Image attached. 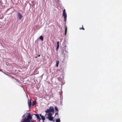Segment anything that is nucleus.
<instances>
[{
    "label": "nucleus",
    "instance_id": "f257e3e1",
    "mask_svg": "<svg viewBox=\"0 0 122 122\" xmlns=\"http://www.w3.org/2000/svg\"><path fill=\"white\" fill-rule=\"evenodd\" d=\"M18 18L20 20L21 19V18L23 17V16L22 14L19 12H18Z\"/></svg>",
    "mask_w": 122,
    "mask_h": 122
},
{
    "label": "nucleus",
    "instance_id": "f03ea898",
    "mask_svg": "<svg viewBox=\"0 0 122 122\" xmlns=\"http://www.w3.org/2000/svg\"><path fill=\"white\" fill-rule=\"evenodd\" d=\"M32 117L31 116V115L30 114H29L28 116H27V119H27L28 120H30L32 119Z\"/></svg>",
    "mask_w": 122,
    "mask_h": 122
},
{
    "label": "nucleus",
    "instance_id": "7ed1b4c3",
    "mask_svg": "<svg viewBox=\"0 0 122 122\" xmlns=\"http://www.w3.org/2000/svg\"><path fill=\"white\" fill-rule=\"evenodd\" d=\"M32 102L31 100H30V101L28 100V103L29 105V107H31Z\"/></svg>",
    "mask_w": 122,
    "mask_h": 122
},
{
    "label": "nucleus",
    "instance_id": "20e7f679",
    "mask_svg": "<svg viewBox=\"0 0 122 122\" xmlns=\"http://www.w3.org/2000/svg\"><path fill=\"white\" fill-rule=\"evenodd\" d=\"M50 110L51 112H54V110L53 107H50Z\"/></svg>",
    "mask_w": 122,
    "mask_h": 122
},
{
    "label": "nucleus",
    "instance_id": "39448f33",
    "mask_svg": "<svg viewBox=\"0 0 122 122\" xmlns=\"http://www.w3.org/2000/svg\"><path fill=\"white\" fill-rule=\"evenodd\" d=\"M48 119L50 121H52L53 120V117H48Z\"/></svg>",
    "mask_w": 122,
    "mask_h": 122
},
{
    "label": "nucleus",
    "instance_id": "423d86ee",
    "mask_svg": "<svg viewBox=\"0 0 122 122\" xmlns=\"http://www.w3.org/2000/svg\"><path fill=\"white\" fill-rule=\"evenodd\" d=\"M35 116L38 119H40V120H41V119L39 116V115L38 114H35Z\"/></svg>",
    "mask_w": 122,
    "mask_h": 122
},
{
    "label": "nucleus",
    "instance_id": "0eeeda50",
    "mask_svg": "<svg viewBox=\"0 0 122 122\" xmlns=\"http://www.w3.org/2000/svg\"><path fill=\"white\" fill-rule=\"evenodd\" d=\"M36 103V101H34L32 102V105L33 106H34L35 105Z\"/></svg>",
    "mask_w": 122,
    "mask_h": 122
},
{
    "label": "nucleus",
    "instance_id": "6e6552de",
    "mask_svg": "<svg viewBox=\"0 0 122 122\" xmlns=\"http://www.w3.org/2000/svg\"><path fill=\"white\" fill-rule=\"evenodd\" d=\"M36 69L34 71L35 74H38L39 73L38 71L36 70Z\"/></svg>",
    "mask_w": 122,
    "mask_h": 122
},
{
    "label": "nucleus",
    "instance_id": "1a4fd4ad",
    "mask_svg": "<svg viewBox=\"0 0 122 122\" xmlns=\"http://www.w3.org/2000/svg\"><path fill=\"white\" fill-rule=\"evenodd\" d=\"M24 122H30V120L25 119L24 121Z\"/></svg>",
    "mask_w": 122,
    "mask_h": 122
},
{
    "label": "nucleus",
    "instance_id": "9d476101",
    "mask_svg": "<svg viewBox=\"0 0 122 122\" xmlns=\"http://www.w3.org/2000/svg\"><path fill=\"white\" fill-rule=\"evenodd\" d=\"M67 31V28L66 26V25L65 28V36L66 35V32Z\"/></svg>",
    "mask_w": 122,
    "mask_h": 122
},
{
    "label": "nucleus",
    "instance_id": "9b49d317",
    "mask_svg": "<svg viewBox=\"0 0 122 122\" xmlns=\"http://www.w3.org/2000/svg\"><path fill=\"white\" fill-rule=\"evenodd\" d=\"M59 63V61H56V66L58 67V64Z\"/></svg>",
    "mask_w": 122,
    "mask_h": 122
},
{
    "label": "nucleus",
    "instance_id": "f8f14e48",
    "mask_svg": "<svg viewBox=\"0 0 122 122\" xmlns=\"http://www.w3.org/2000/svg\"><path fill=\"white\" fill-rule=\"evenodd\" d=\"M47 115H48V117H52V114L50 113H49Z\"/></svg>",
    "mask_w": 122,
    "mask_h": 122
},
{
    "label": "nucleus",
    "instance_id": "ddd939ff",
    "mask_svg": "<svg viewBox=\"0 0 122 122\" xmlns=\"http://www.w3.org/2000/svg\"><path fill=\"white\" fill-rule=\"evenodd\" d=\"M45 112L46 113H47L48 112H51L50 110V109H47L45 111Z\"/></svg>",
    "mask_w": 122,
    "mask_h": 122
},
{
    "label": "nucleus",
    "instance_id": "4468645a",
    "mask_svg": "<svg viewBox=\"0 0 122 122\" xmlns=\"http://www.w3.org/2000/svg\"><path fill=\"white\" fill-rule=\"evenodd\" d=\"M41 118L43 120V121H44L45 120V118L43 116H41Z\"/></svg>",
    "mask_w": 122,
    "mask_h": 122
},
{
    "label": "nucleus",
    "instance_id": "2eb2a0df",
    "mask_svg": "<svg viewBox=\"0 0 122 122\" xmlns=\"http://www.w3.org/2000/svg\"><path fill=\"white\" fill-rule=\"evenodd\" d=\"M63 15L64 17H67V15L66 13H63Z\"/></svg>",
    "mask_w": 122,
    "mask_h": 122
},
{
    "label": "nucleus",
    "instance_id": "dca6fc26",
    "mask_svg": "<svg viewBox=\"0 0 122 122\" xmlns=\"http://www.w3.org/2000/svg\"><path fill=\"white\" fill-rule=\"evenodd\" d=\"M40 39L42 41H43V37L42 36H41L40 37Z\"/></svg>",
    "mask_w": 122,
    "mask_h": 122
},
{
    "label": "nucleus",
    "instance_id": "f3484780",
    "mask_svg": "<svg viewBox=\"0 0 122 122\" xmlns=\"http://www.w3.org/2000/svg\"><path fill=\"white\" fill-rule=\"evenodd\" d=\"M79 29L80 30H81V29H82L83 30H85V29L83 27V25H82V27L81 28V27H80V28H79Z\"/></svg>",
    "mask_w": 122,
    "mask_h": 122
},
{
    "label": "nucleus",
    "instance_id": "a211bd4d",
    "mask_svg": "<svg viewBox=\"0 0 122 122\" xmlns=\"http://www.w3.org/2000/svg\"><path fill=\"white\" fill-rule=\"evenodd\" d=\"M56 122H60V119H57L56 120Z\"/></svg>",
    "mask_w": 122,
    "mask_h": 122
},
{
    "label": "nucleus",
    "instance_id": "6ab92c4d",
    "mask_svg": "<svg viewBox=\"0 0 122 122\" xmlns=\"http://www.w3.org/2000/svg\"><path fill=\"white\" fill-rule=\"evenodd\" d=\"M55 110L57 111H58V108L56 106H55Z\"/></svg>",
    "mask_w": 122,
    "mask_h": 122
},
{
    "label": "nucleus",
    "instance_id": "aec40b11",
    "mask_svg": "<svg viewBox=\"0 0 122 122\" xmlns=\"http://www.w3.org/2000/svg\"><path fill=\"white\" fill-rule=\"evenodd\" d=\"M59 46H57V47L56 48V49L57 51L58 50L59 48Z\"/></svg>",
    "mask_w": 122,
    "mask_h": 122
},
{
    "label": "nucleus",
    "instance_id": "412c9836",
    "mask_svg": "<svg viewBox=\"0 0 122 122\" xmlns=\"http://www.w3.org/2000/svg\"><path fill=\"white\" fill-rule=\"evenodd\" d=\"M67 17H64V21L65 22H66V19Z\"/></svg>",
    "mask_w": 122,
    "mask_h": 122
},
{
    "label": "nucleus",
    "instance_id": "4be33fe9",
    "mask_svg": "<svg viewBox=\"0 0 122 122\" xmlns=\"http://www.w3.org/2000/svg\"><path fill=\"white\" fill-rule=\"evenodd\" d=\"M57 46H59V42L58 41L57 42Z\"/></svg>",
    "mask_w": 122,
    "mask_h": 122
},
{
    "label": "nucleus",
    "instance_id": "5701e85b",
    "mask_svg": "<svg viewBox=\"0 0 122 122\" xmlns=\"http://www.w3.org/2000/svg\"><path fill=\"white\" fill-rule=\"evenodd\" d=\"M65 11H66L65 10V9H64L63 10V13H65Z\"/></svg>",
    "mask_w": 122,
    "mask_h": 122
},
{
    "label": "nucleus",
    "instance_id": "b1692460",
    "mask_svg": "<svg viewBox=\"0 0 122 122\" xmlns=\"http://www.w3.org/2000/svg\"><path fill=\"white\" fill-rule=\"evenodd\" d=\"M58 113H56L55 114V116H56V115H58Z\"/></svg>",
    "mask_w": 122,
    "mask_h": 122
},
{
    "label": "nucleus",
    "instance_id": "393cba45",
    "mask_svg": "<svg viewBox=\"0 0 122 122\" xmlns=\"http://www.w3.org/2000/svg\"><path fill=\"white\" fill-rule=\"evenodd\" d=\"M39 115H40V116L41 117L42 116L41 115V114H40Z\"/></svg>",
    "mask_w": 122,
    "mask_h": 122
},
{
    "label": "nucleus",
    "instance_id": "a878e982",
    "mask_svg": "<svg viewBox=\"0 0 122 122\" xmlns=\"http://www.w3.org/2000/svg\"><path fill=\"white\" fill-rule=\"evenodd\" d=\"M65 52H66V54H67V51H66V50H65Z\"/></svg>",
    "mask_w": 122,
    "mask_h": 122
},
{
    "label": "nucleus",
    "instance_id": "bb28decb",
    "mask_svg": "<svg viewBox=\"0 0 122 122\" xmlns=\"http://www.w3.org/2000/svg\"><path fill=\"white\" fill-rule=\"evenodd\" d=\"M40 56V55H39L38 56V57H39V56Z\"/></svg>",
    "mask_w": 122,
    "mask_h": 122
},
{
    "label": "nucleus",
    "instance_id": "cd10ccee",
    "mask_svg": "<svg viewBox=\"0 0 122 122\" xmlns=\"http://www.w3.org/2000/svg\"><path fill=\"white\" fill-rule=\"evenodd\" d=\"M32 122H34L33 121H32Z\"/></svg>",
    "mask_w": 122,
    "mask_h": 122
},
{
    "label": "nucleus",
    "instance_id": "c85d7f7f",
    "mask_svg": "<svg viewBox=\"0 0 122 122\" xmlns=\"http://www.w3.org/2000/svg\"><path fill=\"white\" fill-rule=\"evenodd\" d=\"M5 73V74H6L5 73Z\"/></svg>",
    "mask_w": 122,
    "mask_h": 122
},
{
    "label": "nucleus",
    "instance_id": "c756f323",
    "mask_svg": "<svg viewBox=\"0 0 122 122\" xmlns=\"http://www.w3.org/2000/svg\"><path fill=\"white\" fill-rule=\"evenodd\" d=\"M36 58L37 57H36Z\"/></svg>",
    "mask_w": 122,
    "mask_h": 122
}]
</instances>
